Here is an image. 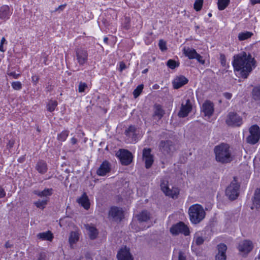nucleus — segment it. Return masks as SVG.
<instances>
[{
    "instance_id": "6ab92c4d",
    "label": "nucleus",
    "mask_w": 260,
    "mask_h": 260,
    "mask_svg": "<svg viewBox=\"0 0 260 260\" xmlns=\"http://www.w3.org/2000/svg\"><path fill=\"white\" fill-rule=\"evenodd\" d=\"M218 253L216 255V260H226V251L227 250V246L225 244L220 243L217 246Z\"/></svg>"
},
{
    "instance_id": "f704fd0d",
    "label": "nucleus",
    "mask_w": 260,
    "mask_h": 260,
    "mask_svg": "<svg viewBox=\"0 0 260 260\" xmlns=\"http://www.w3.org/2000/svg\"><path fill=\"white\" fill-rule=\"evenodd\" d=\"M253 34L249 31L240 32L238 35V39L240 41H243L250 38Z\"/></svg>"
},
{
    "instance_id": "774afa93",
    "label": "nucleus",
    "mask_w": 260,
    "mask_h": 260,
    "mask_svg": "<svg viewBox=\"0 0 260 260\" xmlns=\"http://www.w3.org/2000/svg\"><path fill=\"white\" fill-rule=\"evenodd\" d=\"M44 63L45 64H46V61H47V57L46 56H44Z\"/></svg>"
},
{
    "instance_id": "f3484780",
    "label": "nucleus",
    "mask_w": 260,
    "mask_h": 260,
    "mask_svg": "<svg viewBox=\"0 0 260 260\" xmlns=\"http://www.w3.org/2000/svg\"><path fill=\"white\" fill-rule=\"evenodd\" d=\"M111 170V165L110 163L107 161H104L100 165V167L96 170V174L100 176H104L110 172Z\"/></svg>"
},
{
    "instance_id": "1a4fd4ad",
    "label": "nucleus",
    "mask_w": 260,
    "mask_h": 260,
    "mask_svg": "<svg viewBox=\"0 0 260 260\" xmlns=\"http://www.w3.org/2000/svg\"><path fill=\"white\" fill-rule=\"evenodd\" d=\"M225 122L228 125L239 126L242 124V118L236 113L230 112Z\"/></svg>"
},
{
    "instance_id": "393cba45",
    "label": "nucleus",
    "mask_w": 260,
    "mask_h": 260,
    "mask_svg": "<svg viewBox=\"0 0 260 260\" xmlns=\"http://www.w3.org/2000/svg\"><path fill=\"white\" fill-rule=\"evenodd\" d=\"M77 202L85 209L88 210L90 208V204L88 196L85 192L77 200Z\"/></svg>"
},
{
    "instance_id": "49530a36",
    "label": "nucleus",
    "mask_w": 260,
    "mask_h": 260,
    "mask_svg": "<svg viewBox=\"0 0 260 260\" xmlns=\"http://www.w3.org/2000/svg\"><path fill=\"white\" fill-rule=\"evenodd\" d=\"M220 60L221 64L223 67H225L226 66V58L224 54H221L220 55Z\"/></svg>"
},
{
    "instance_id": "052dcab7",
    "label": "nucleus",
    "mask_w": 260,
    "mask_h": 260,
    "mask_svg": "<svg viewBox=\"0 0 260 260\" xmlns=\"http://www.w3.org/2000/svg\"><path fill=\"white\" fill-rule=\"evenodd\" d=\"M13 245L11 244L9 241L7 242L5 245V247L7 248H11L13 247Z\"/></svg>"
},
{
    "instance_id": "0e129e2a",
    "label": "nucleus",
    "mask_w": 260,
    "mask_h": 260,
    "mask_svg": "<svg viewBox=\"0 0 260 260\" xmlns=\"http://www.w3.org/2000/svg\"><path fill=\"white\" fill-rule=\"evenodd\" d=\"M0 51L3 52H5V50L4 49L3 47V44H0Z\"/></svg>"
},
{
    "instance_id": "20e7f679",
    "label": "nucleus",
    "mask_w": 260,
    "mask_h": 260,
    "mask_svg": "<svg viewBox=\"0 0 260 260\" xmlns=\"http://www.w3.org/2000/svg\"><path fill=\"white\" fill-rule=\"evenodd\" d=\"M240 185L236 180V177H234V180L225 190V195L229 200L233 201L238 197L240 193Z\"/></svg>"
},
{
    "instance_id": "58836bf2",
    "label": "nucleus",
    "mask_w": 260,
    "mask_h": 260,
    "mask_svg": "<svg viewBox=\"0 0 260 260\" xmlns=\"http://www.w3.org/2000/svg\"><path fill=\"white\" fill-rule=\"evenodd\" d=\"M167 66L171 69H174L179 67V62L173 59H169L167 62Z\"/></svg>"
},
{
    "instance_id": "c756f323",
    "label": "nucleus",
    "mask_w": 260,
    "mask_h": 260,
    "mask_svg": "<svg viewBox=\"0 0 260 260\" xmlns=\"http://www.w3.org/2000/svg\"><path fill=\"white\" fill-rule=\"evenodd\" d=\"M52 188H46L42 191H40L38 190H34L33 191V193L35 194H36L40 197H47L50 196L52 194Z\"/></svg>"
},
{
    "instance_id": "f257e3e1",
    "label": "nucleus",
    "mask_w": 260,
    "mask_h": 260,
    "mask_svg": "<svg viewBox=\"0 0 260 260\" xmlns=\"http://www.w3.org/2000/svg\"><path fill=\"white\" fill-rule=\"evenodd\" d=\"M256 61L251 54H247L246 52H242L234 56L232 64L234 70L240 71L241 76L246 79L254 69Z\"/></svg>"
},
{
    "instance_id": "e433bc0d",
    "label": "nucleus",
    "mask_w": 260,
    "mask_h": 260,
    "mask_svg": "<svg viewBox=\"0 0 260 260\" xmlns=\"http://www.w3.org/2000/svg\"><path fill=\"white\" fill-rule=\"evenodd\" d=\"M69 134V131H63L60 134H58L57 139L60 141H64L66 140L67 138L68 137Z\"/></svg>"
},
{
    "instance_id": "f03ea898",
    "label": "nucleus",
    "mask_w": 260,
    "mask_h": 260,
    "mask_svg": "<svg viewBox=\"0 0 260 260\" xmlns=\"http://www.w3.org/2000/svg\"><path fill=\"white\" fill-rule=\"evenodd\" d=\"M215 159L217 161L222 164L230 162L233 160L230 146L225 143H221L216 146L214 149Z\"/></svg>"
},
{
    "instance_id": "9d476101",
    "label": "nucleus",
    "mask_w": 260,
    "mask_h": 260,
    "mask_svg": "<svg viewBox=\"0 0 260 260\" xmlns=\"http://www.w3.org/2000/svg\"><path fill=\"white\" fill-rule=\"evenodd\" d=\"M160 187L162 191L166 196L172 198L176 199L178 198L179 193V189L178 187H173L172 189H170L165 182L161 183Z\"/></svg>"
},
{
    "instance_id": "bb28decb",
    "label": "nucleus",
    "mask_w": 260,
    "mask_h": 260,
    "mask_svg": "<svg viewBox=\"0 0 260 260\" xmlns=\"http://www.w3.org/2000/svg\"><path fill=\"white\" fill-rule=\"evenodd\" d=\"M165 114V111L163 110L162 106L159 104H155L154 106V117H157L158 119H160Z\"/></svg>"
},
{
    "instance_id": "338daca9",
    "label": "nucleus",
    "mask_w": 260,
    "mask_h": 260,
    "mask_svg": "<svg viewBox=\"0 0 260 260\" xmlns=\"http://www.w3.org/2000/svg\"><path fill=\"white\" fill-rule=\"evenodd\" d=\"M148 71V69H146L142 71V73L143 74H146V73H147Z\"/></svg>"
},
{
    "instance_id": "39448f33",
    "label": "nucleus",
    "mask_w": 260,
    "mask_h": 260,
    "mask_svg": "<svg viewBox=\"0 0 260 260\" xmlns=\"http://www.w3.org/2000/svg\"><path fill=\"white\" fill-rule=\"evenodd\" d=\"M158 148L159 151L165 155H172L176 150V146L171 140H161L160 141Z\"/></svg>"
},
{
    "instance_id": "423d86ee",
    "label": "nucleus",
    "mask_w": 260,
    "mask_h": 260,
    "mask_svg": "<svg viewBox=\"0 0 260 260\" xmlns=\"http://www.w3.org/2000/svg\"><path fill=\"white\" fill-rule=\"evenodd\" d=\"M250 135L246 138V142L250 144L254 145L257 143L260 139L259 127L254 124L249 128Z\"/></svg>"
},
{
    "instance_id": "c85d7f7f",
    "label": "nucleus",
    "mask_w": 260,
    "mask_h": 260,
    "mask_svg": "<svg viewBox=\"0 0 260 260\" xmlns=\"http://www.w3.org/2000/svg\"><path fill=\"white\" fill-rule=\"evenodd\" d=\"M183 54L190 59H194L197 52L194 49L184 47L183 49Z\"/></svg>"
},
{
    "instance_id": "6e6d98bb",
    "label": "nucleus",
    "mask_w": 260,
    "mask_h": 260,
    "mask_svg": "<svg viewBox=\"0 0 260 260\" xmlns=\"http://www.w3.org/2000/svg\"><path fill=\"white\" fill-rule=\"evenodd\" d=\"M46 255L44 253H41L37 260H45Z\"/></svg>"
},
{
    "instance_id": "412c9836",
    "label": "nucleus",
    "mask_w": 260,
    "mask_h": 260,
    "mask_svg": "<svg viewBox=\"0 0 260 260\" xmlns=\"http://www.w3.org/2000/svg\"><path fill=\"white\" fill-rule=\"evenodd\" d=\"M12 10L7 5H4L0 8V19L6 21L8 19L12 14Z\"/></svg>"
},
{
    "instance_id": "4d7b16f0",
    "label": "nucleus",
    "mask_w": 260,
    "mask_h": 260,
    "mask_svg": "<svg viewBox=\"0 0 260 260\" xmlns=\"http://www.w3.org/2000/svg\"><path fill=\"white\" fill-rule=\"evenodd\" d=\"M223 96L228 100H230L231 99L232 96V94L229 92H224L223 93Z\"/></svg>"
},
{
    "instance_id": "9b49d317",
    "label": "nucleus",
    "mask_w": 260,
    "mask_h": 260,
    "mask_svg": "<svg viewBox=\"0 0 260 260\" xmlns=\"http://www.w3.org/2000/svg\"><path fill=\"white\" fill-rule=\"evenodd\" d=\"M143 158L145 161V167L150 168L152 165L154 160L153 155L151 154V149L149 148H144L143 150Z\"/></svg>"
},
{
    "instance_id": "f8f14e48",
    "label": "nucleus",
    "mask_w": 260,
    "mask_h": 260,
    "mask_svg": "<svg viewBox=\"0 0 260 260\" xmlns=\"http://www.w3.org/2000/svg\"><path fill=\"white\" fill-rule=\"evenodd\" d=\"M192 110V104L189 99L186 100L185 104L183 103L181 104V107L180 111L178 113V116L179 117L184 118L186 117L189 113L191 112Z\"/></svg>"
},
{
    "instance_id": "a878e982",
    "label": "nucleus",
    "mask_w": 260,
    "mask_h": 260,
    "mask_svg": "<svg viewBox=\"0 0 260 260\" xmlns=\"http://www.w3.org/2000/svg\"><path fill=\"white\" fill-rule=\"evenodd\" d=\"M35 168L37 171L41 174L46 173L48 170L46 162L43 160H39L37 162Z\"/></svg>"
},
{
    "instance_id": "bf43d9fd",
    "label": "nucleus",
    "mask_w": 260,
    "mask_h": 260,
    "mask_svg": "<svg viewBox=\"0 0 260 260\" xmlns=\"http://www.w3.org/2000/svg\"><path fill=\"white\" fill-rule=\"evenodd\" d=\"M251 4L252 5H254L256 4H260V0H250Z\"/></svg>"
},
{
    "instance_id": "ea45409f",
    "label": "nucleus",
    "mask_w": 260,
    "mask_h": 260,
    "mask_svg": "<svg viewBox=\"0 0 260 260\" xmlns=\"http://www.w3.org/2000/svg\"><path fill=\"white\" fill-rule=\"evenodd\" d=\"M143 85L141 84L138 85L137 88L133 91V95L135 98L138 97L142 91L143 89Z\"/></svg>"
},
{
    "instance_id": "2eb2a0df",
    "label": "nucleus",
    "mask_w": 260,
    "mask_h": 260,
    "mask_svg": "<svg viewBox=\"0 0 260 260\" xmlns=\"http://www.w3.org/2000/svg\"><path fill=\"white\" fill-rule=\"evenodd\" d=\"M125 134L129 139L131 143L135 142L138 139L139 131L135 126L131 125L125 132Z\"/></svg>"
},
{
    "instance_id": "603ef678",
    "label": "nucleus",
    "mask_w": 260,
    "mask_h": 260,
    "mask_svg": "<svg viewBox=\"0 0 260 260\" xmlns=\"http://www.w3.org/2000/svg\"><path fill=\"white\" fill-rule=\"evenodd\" d=\"M6 196V192L4 189L0 186V198H3Z\"/></svg>"
},
{
    "instance_id": "864d4df0",
    "label": "nucleus",
    "mask_w": 260,
    "mask_h": 260,
    "mask_svg": "<svg viewBox=\"0 0 260 260\" xmlns=\"http://www.w3.org/2000/svg\"><path fill=\"white\" fill-rule=\"evenodd\" d=\"M14 144V140H10L7 145V148L8 149H11L12 148Z\"/></svg>"
},
{
    "instance_id": "2f4dec72",
    "label": "nucleus",
    "mask_w": 260,
    "mask_h": 260,
    "mask_svg": "<svg viewBox=\"0 0 260 260\" xmlns=\"http://www.w3.org/2000/svg\"><path fill=\"white\" fill-rule=\"evenodd\" d=\"M79 239V233L77 232H72L69 239V241L71 245L76 243Z\"/></svg>"
},
{
    "instance_id": "de8ad7c7",
    "label": "nucleus",
    "mask_w": 260,
    "mask_h": 260,
    "mask_svg": "<svg viewBox=\"0 0 260 260\" xmlns=\"http://www.w3.org/2000/svg\"><path fill=\"white\" fill-rule=\"evenodd\" d=\"M194 59H196L199 61V62L201 63L202 64H204L205 63V60L203 59V57L198 53L196 56H195Z\"/></svg>"
},
{
    "instance_id": "6e6552de",
    "label": "nucleus",
    "mask_w": 260,
    "mask_h": 260,
    "mask_svg": "<svg viewBox=\"0 0 260 260\" xmlns=\"http://www.w3.org/2000/svg\"><path fill=\"white\" fill-rule=\"evenodd\" d=\"M116 155L119 157L121 163L123 165L127 166L132 162L133 155L127 150L120 149L116 153Z\"/></svg>"
},
{
    "instance_id": "4c0bfd02",
    "label": "nucleus",
    "mask_w": 260,
    "mask_h": 260,
    "mask_svg": "<svg viewBox=\"0 0 260 260\" xmlns=\"http://www.w3.org/2000/svg\"><path fill=\"white\" fill-rule=\"evenodd\" d=\"M205 241L204 238L200 236L198 233H196L194 237V241L197 245H201L203 244Z\"/></svg>"
},
{
    "instance_id": "09e8293b",
    "label": "nucleus",
    "mask_w": 260,
    "mask_h": 260,
    "mask_svg": "<svg viewBox=\"0 0 260 260\" xmlns=\"http://www.w3.org/2000/svg\"><path fill=\"white\" fill-rule=\"evenodd\" d=\"M178 260H186V255L184 252L180 251L178 253Z\"/></svg>"
},
{
    "instance_id": "5fc2aeb1",
    "label": "nucleus",
    "mask_w": 260,
    "mask_h": 260,
    "mask_svg": "<svg viewBox=\"0 0 260 260\" xmlns=\"http://www.w3.org/2000/svg\"><path fill=\"white\" fill-rule=\"evenodd\" d=\"M126 68V65L123 61L120 62L119 70L120 72H122L123 70L125 69Z\"/></svg>"
},
{
    "instance_id": "aec40b11",
    "label": "nucleus",
    "mask_w": 260,
    "mask_h": 260,
    "mask_svg": "<svg viewBox=\"0 0 260 260\" xmlns=\"http://www.w3.org/2000/svg\"><path fill=\"white\" fill-rule=\"evenodd\" d=\"M188 80L184 76L181 75L176 77L173 80L172 84L174 89H178L187 84Z\"/></svg>"
},
{
    "instance_id": "5701e85b",
    "label": "nucleus",
    "mask_w": 260,
    "mask_h": 260,
    "mask_svg": "<svg viewBox=\"0 0 260 260\" xmlns=\"http://www.w3.org/2000/svg\"><path fill=\"white\" fill-rule=\"evenodd\" d=\"M252 200V206L251 209L252 210L254 208L258 209L260 208V188H256L255 189Z\"/></svg>"
},
{
    "instance_id": "7c9ffc66",
    "label": "nucleus",
    "mask_w": 260,
    "mask_h": 260,
    "mask_svg": "<svg viewBox=\"0 0 260 260\" xmlns=\"http://www.w3.org/2000/svg\"><path fill=\"white\" fill-rule=\"evenodd\" d=\"M87 229L89 232L88 234L89 238L92 240L95 239L98 235L97 229L95 227L89 225L87 227Z\"/></svg>"
},
{
    "instance_id": "8fccbe9b",
    "label": "nucleus",
    "mask_w": 260,
    "mask_h": 260,
    "mask_svg": "<svg viewBox=\"0 0 260 260\" xmlns=\"http://www.w3.org/2000/svg\"><path fill=\"white\" fill-rule=\"evenodd\" d=\"M8 75L10 76L13 77V78L14 79H17L20 76V73L17 74L15 72H9V73H8Z\"/></svg>"
},
{
    "instance_id": "4468645a",
    "label": "nucleus",
    "mask_w": 260,
    "mask_h": 260,
    "mask_svg": "<svg viewBox=\"0 0 260 260\" xmlns=\"http://www.w3.org/2000/svg\"><path fill=\"white\" fill-rule=\"evenodd\" d=\"M109 215L111 216L115 221H120L124 218L122 209L117 207H113L111 208L109 212Z\"/></svg>"
},
{
    "instance_id": "0eeeda50",
    "label": "nucleus",
    "mask_w": 260,
    "mask_h": 260,
    "mask_svg": "<svg viewBox=\"0 0 260 260\" xmlns=\"http://www.w3.org/2000/svg\"><path fill=\"white\" fill-rule=\"evenodd\" d=\"M170 231L173 235H178L179 234H182L184 236H188L190 234L188 226L181 221L172 225Z\"/></svg>"
},
{
    "instance_id": "79ce46f5",
    "label": "nucleus",
    "mask_w": 260,
    "mask_h": 260,
    "mask_svg": "<svg viewBox=\"0 0 260 260\" xmlns=\"http://www.w3.org/2000/svg\"><path fill=\"white\" fill-rule=\"evenodd\" d=\"M204 0H196L194 3V9L197 11H199L201 10Z\"/></svg>"
},
{
    "instance_id": "37998d69",
    "label": "nucleus",
    "mask_w": 260,
    "mask_h": 260,
    "mask_svg": "<svg viewBox=\"0 0 260 260\" xmlns=\"http://www.w3.org/2000/svg\"><path fill=\"white\" fill-rule=\"evenodd\" d=\"M87 88V85L86 83L80 82L78 86V91L79 92H84Z\"/></svg>"
},
{
    "instance_id": "13d9d810",
    "label": "nucleus",
    "mask_w": 260,
    "mask_h": 260,
    "mask_svg": "<svg viewBox=\"0 0 260 260\" xmlns=\"http://www.w3.org/2000/svg\"><path fill=\"white\" fill-rule=\"evenodd\" d=\"M66 5H62L59 6L58 8H56L54 11H61L65 8Z\"/></svg>"
},
{
    "instance_id": "4be33fe9",
    "label": "nucleus",
    "mask_w": 260,
    "mask_h": 260,
    "mask_svg": "<svg viewBox=\"0 0 260 260\" xmlns=\"http://www.w3.org/2000/svg\"><path fill=\"white\" fill-rule=\"evenodd\" d=\"M76 56L79 64L83 66L87 60L88 53L85 50H78L76 51Z\"/></svg>"
},
{
    "instance_id": "cd10ccee",
    "label": "nucleus",
    "mask_w": 260,
    "mask_h": 260,
    "mask_svg": "<svg viewBox=\"0 0 260 260\" xmlns=\"http://www.w3.org/2000/svg\"><path fill=\"white\" fill-rule=\"evenodd\" d=\"M37 237L43 240L51 241L54 237L51 231L40 233L37 235Z\"/></svg>"
},
{
    "instance_id": "e2e57ef3",
    "label": "nucleus",
    "mask_w": 260,
    "mask_h": 260,
    "mask_svg": "<svg viewBox=\"0 0 260 260\" xmlns=\"http://www.w3.org/2000/svg\"><path fill=\"white\" fill-rule=\"evenodd\" d=\"M6 42V40L5 38L4 37H3L1 40V44H4Z\"/></svg>"
},
{
    "instance_id": "dca6fc26",
    "label": "nucleus",
    "mask_w": 260,
    "mask_h": 260,
    "mask_svg": "<svg viewBox=\"0 0 260 260\" xmlns=\"http://www.w3.org/2000/svg\"><path fill=\"white\" fill-rule=\"evenodd\" d=\"M201 111L204 113L205 116L211 117L214 112V105L210 101H206L202 105Z\"/></svg>"
},
{
    "instance_id": "ddd939ff",
    "label": "nucleus",
    "mask_w": 260,
    "mask_h": 260,
    "mask_svg": "<svg viewBox=\"0 0 260 260\" xmlns=\"http://www.w3.org/2000/svg\"><path fill=\"white\" fill-rule=\"evenodd\" d=\"M253 248L252 242L248 240H244L239 242L238 249L239 251L244 254H247L250 252Z\"/></svg>"
},
{
    "instance_id": "a19ab883",
    "label": "nucleus",
    "mask_w": 260,
    "mask_h": 260,
    "mask_svg": "<svg viewBox=\"0 0 260 260\" xmlns=\"http://www.w3.org/2000/svg\"><path fill=\"white\" fill-rule=\"evenodd\" d=\"M57 105L56 101H50L47 105V110L50 112H53Z\"/></svg>"
},
{
    "instance_id": "69168bd1",
    "label": "nucleus",
    "mask_w": 260,
    "mask_h": 260,
    "mask_svg": "<svg viewBox=\"0 0 260 260\" xmlns=\"http://www.w3.org/2000/svg\"><path fill=\"white\" fill-rule=\"evenodd\" d=\"M104 41L105 43L107 44L108 43V38L107 37L104 38Z\"/></svg>"
},
{
    "instance_id": "680f3d73",
    "label": "nucleus",
    "mask_w": 260,
    "mask_h": 260,
    "mask_svg": "<svg viewBox=\"0 0 260 260\" xmlns=\"http://www.w3.org/2000/svg\"><path fill=\"white\" fill-rule=\"evenodd\" d=\"M71 143L73 144V145H75L76 144H77L78 141H77V139L74 137L72 138L71 139Z\"/></svg>"
},
{
    "instance_id": "c03bdc74",
    "label": "nucleus",
    "mask_w": 260,
    "mask_h": 260,
    "mask_svg": "<svg viewBox=\"0 0 260 260\" xmlns=\"http://www.w3.org/2000/svg\"><path fill=\"white\" fill-rule=\"evenodd\" d=\"M12 87L14 90H19L22 88V84L19 81L12 83Z\"/></svg>"
},
{
    "instance_id": "c9c22d12",
    "label": "nucleus",
    "mask_w": 260,
    "mask_h": 260,
    "mask_svg": "<svg viewBox=\"0 0 260 260\" xmlns=\"http://www.w3.org/2000/svg\"><path fill=\"white\" fill-rule=\"evenodd\" d=\"M47 202L48 200L45 199L42 200H38V201L35 202L34 204L37 208L43 209L45 207V206L47 205Z\"/></svg>"
},
{
    "instance_id": "3c124183",
    "label": "nucleus",
    "mask_w": 260,
    "mask_h": 260,
    "mask_svg": "<svg viewBox=\"0 0 260 260\" xmlns=\"http://www.w3.org/2000/svg\"><path fill=\"white\" fill-rule=\"evenodd\" d=\"M39 80V77L38 76L34 75L31 77V81L34 84H37Z\"/></svg>"
},
{
    "instance_id": "b1692460",
    "label": "nucleus",
    "mask_w": 260,
    "mask_h": 260,
    "mask_svg": "<svg viewBox=\"0 0 260 260\" xmlns=\"http://www.w3.org/2000/svg\"><path fill=\"white\" fill-rule=\"evenodd\" d=\"M139 222H147L151 218V214L147 210H143L135 216Z\"/></svg>"
},
{
    "instance_id": "a211bd4d",
    "label": "nucleus",
    "mask_w": 260,
    "mask_h": 260,
    "mask_svg": "<svg viewBox=\"0 0 260 260\" xmlns=\"http://www.w3.org/2000/svg\"><path fill=\"white\" fill-rule=\"evenodd\" d=\"M117 257L118 260H134L129 249L126 247L120 249L117 254Z\"/></svg>"
},
{
    "instance_id": "7ed1b4c3",
    "label": "nucleus",
    "mask_w": 260,
    "mask_h": 260,
    "mask_svg": "<svg viewBox=\"0 0 260 260\" xmlns=\"http://www.w3.org/2000/svg\"><path fill=\"white\" fill-rule=\"evenodd\" d=\"M189 219L193 224H198L205 217L206 212L203 207L200 204L191 205L188 209Z\"/></svg>"
},
{
    "instance_id": "473e14b6",
    "label": "nucleus",
    "mask_w": 260,
    "mask_h": 260,
    "mask_svg": "<svg viewBox=\"0 0 260 260\" xmlns=\"http://www.w3.org/2000/svg\"><path fill=\"white\" fill-rule=\"evenodd\" d=\"M252 98L256 101H260V86H255L252 91Z\"/></svg>"
},
{
    "instance_id": "72a5a7b5",
    "label": "nucleus",
    "mask_w": 260,
    "mask_h": 260,
    "mask_svg": "<svg viewBox=\"0 0 260 260\" xmlns=\"http://www.w3.org/2000/svg\"><path fill=\"white\" fill-rule=\"evenodd\" d=\"M230 3V0H218V8L219 10H224Z\"/></svg>"
},
{
    "instance_id": "a18cd8bd",
    "label": "nucleus",
    "mask_w": 260,
    "mask_h": 260,
    "mask_svg": "<svg viewBox=\"0 0 260 260\" xmlns=\"http://www.w3.org/2000/svg\"><path fill=\"white\" fill-rule=\"evenodd\" d=\"M158 46L160 49L162 51H164L167 49V48L166 47V42L162 40H159L158 43Z\"/></svg>"
}]
</instances>
